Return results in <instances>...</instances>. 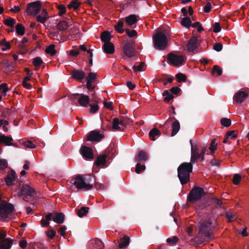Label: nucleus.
I'll return each instance as SVG.
<instances>
[{"label": "nucleus", "mask_w": 249, "mask_h": 249, "mask_svg": "<svg viewBox=\"0 0 249 249\" xmlns=\"http://www.w3.org/2000/svg\"><path fill=\"white\" fill-rule=\"evenodd\" d=\"M83 178L86 183V185L91 186V189L93 188V184L95 183V179L90 175H83Z\"/></svg>", "instance_id": "nucleus-25"}, {"label": "nucleus", "mask_w": 249, "mask_h": 249, "mask_svg": "<svg viewBox=\"0 0 249 249\" xmlns=\"http://www.w3.org/2000/svg\"><path fill=\"white\" fill-rule=\"evenodd\" d=\"M3 23L8 27L13 28L16 23V20L13 18L9 17L3 20Z\"/></svg>", "instance_id": "nucleus-40"}, {"label": "nucleus", "mask_w": 249, "mask_h": 249, "mask_svg": "<svg viewBox=\"0 0 249 249\" xmlns=\"http://www.w3.org/2000/svg\"><path fill=\"white\" fill-rule=\"evenodd\" d=\"M54 48L55 45L54 44H51L46 48L45 52L47 53L50 54L51 56H54L56 53V51Z\"/></svg>", "instance_id": "nucleus-39"}, {"label": "nucleus", "mask_w": 249, "mask_h": 249, "mask_svg": "<svg viewBox=\"0 0 249 249\" xmlns=\"http://www.w3.org/2000/svg\"><path fill=\"white\" fill-rule=\"evenodd\" d=\"M112 150L111 148H107L104 154L100 155L97 157L96 160L94 162V164L99 166H101L102 167H107V162H109L111 158L109 156V153Z\"/></svg>", "instance_id": "nucleus-7"}, {"label": "nucleus", "mask_w": 249, "mask_h": 249, "mask_svg": "<svg viewBox=\"0 0 249 249\" xmlns=\"http://www.w3.org/2000/svg\"><path fill=\"white\" fill-rule=\"evenodd\" d=\"M92 51L93 50L92 49H89L88 52H87V56L88 57V58L89 59V67H91L92 64H93V60H92V56H93V54H92Z\"/></svg>", "instance_id": "nucleus-49"}, {"label": "nucleus", "mask_w": 249, "mask_h": 249, "mask_svg": "<svg viewBox=\"0 0 249 249\" xmlns=\"http://www.w3.org/2000/svg\"><path fill=\"white\" fill-rule=\"evenodd\" d=\"M194 162H184L179 165L178 168V177L181 184L183 185L190 181V173L193 168Z\"/></svg>", "instance_id": "nucleus-1"}, {"label": "nucleus", "mask_w": 249, "mask_h": 249, "mask_svg": "<svg viewBox=\"0 0 249 249\" xmlns=\"http://www.w3.org/2000/svg\"><path fill=\"white\" fill-rule=\"evenodd\" d=\"M120 240L121 243L119 245V247L121 249L125 248L129 244L130 238L126 235H124Z\"/></svg>", "instance_id": "nucleus-31"}, {"label": "nucleus", "mask_w": 249, "mask_h": 249, "mask_svg": "<svg viewBox=\"0 0 249 249\" xmlns=\"http://www.w3.org/2000/svg\"><path fill=\"white\" fill-rule=\"evenodd\" d=\"M101 39L105 43L109 42L111 39V34L108 31H105L101 36Z\"/></svg>", "instance_id": "nucleus-34"}, {"label": "nucleus", "mask_w": 249, "mask_h": 249, "mask_svg": "<svg viewBox=\"0 0 249 249\" xmlns=\"http://www.w3.org/2000/svg\"><path fill=\"white\" fill-rule=\"evenodd\" d=\"M8 166L7 161L4 159H0V169L3 170Z\"/></svg>", "instance_id": "nucleus-60"}, {"label": "nucleus", "mask_w": 249, "mask_h": 249, "mask_svg": "<svg viewBox=\"0 0 249 249\" xmlns=\"http://www.w3.org/2000/svg\"><path fill=\"white\" fill-rule=\"evenodd\" d=\"M16 33L18 35L23 36L25 34V28L21 23H18L16 26Z\"/></svg>", "instance_id": "nucleus-37"}, {"label": "nucleus", "mask_w": 249, "mask_h": 249, "mask_svg": "<svg viewBox=\"0 0 249 249\" xmlns=\"http://www.w3.org/2000/svg\"><path fill=\"white\" fill-rule=\"evenodd\" d=\"M212 72H216L217 73V75L218 76H220L222 74V70L220 67H219L217 65H215L213 66V68Z\"/></svg>", "instance_id": "nucleus-56"}, {"label": "nucleus", "mask_w": 249, "mask_h": 249, "mask_svg": "<svg viewBox=\"0 0 249 249\" xmlns=\"http://www.w3.org/2000/svg\"><path fill=\"white\" fill-rule=\"evenodd\" d=\"M41 1L37 0L28 4L26 12L31 16H35L40 12L41 10Z\"/></svg>", "instance_id": "nucleus-9"}, {"label": "nucleus", "mask_w": 249, "mask_h": 249, "mask_svg": "<svg viewBox=\"0 0 249 249\" xmlns=\"http://www.w3.org/2000/svg\"><path fill=\"white\" fill-rule=\"evenodd\" d=\"M215 227L211 218L203 220L199 222L198 225V236H203L205 240H209L211 238V231Z\"/></svg>", "instance_id": "nucleus-2"}, {"label": "nucleus", "mask_w": 249, "mask_h": 249, "mask_svg": "<svg viewBox=\"0 0 249 249\" xmlns=\"http://www.w3.org/2000/svg\"><path fill=\"white\" fill-rule=\"evenodd\" d=\"M178 240V238L177 236H174L172 238H167L166 240L167 243L171 245H175Z\"/></svg>", "instance_id": "nucleus-55"}, {"label": "nucleus", "mask_w": 249, "mask_h": 249, "mask_svg": "<svg viewBox=\"0 0 249 249\" xmlns=\"http://www.w3.org/2000/svg\"><path fill=\"white\" fill-rule=\"evenodd\" d=\"M160 134L161 133L160 130L157 128H154L150 131L149 136L150 140L154 141L155 140V137L160 136Z\"/></svg>", "instance_id": "nucleus-32"}, {"label": "nucleus", "mask_w": 249, "mask_h": 249, "mask_svg": "<svg viewBox=\"0 0 249 249\" xmlns=\"http://www.w3.org/2000/svg\"><path fill=\"white\" fill-rule=\"evenodd\" d=\"M68 23L65 20L59 21L57 25V28L60 31H65L68 28Z\"/></svg>", "instance_id": "nucleus-38"}, {"label": "nucleus", "mask_w": 249, "mask_h": 249, "mask_svg": "<svg viewBox=\"0 0 249 249\" xmlns=\"http://www.w3.org/2000/svg\"><path fill=\"white\" fill-rule=\"evenodd\" d=\"M207 150L206 147H204L201 149L200 152L198 153L199 157H198V159H200L202 161L204 160V155Z\"/></svg>", "instance_id": "nucleus-58"}, {"label": "nucleus", "mask_w": 249, "mask_h": 249, "mask_svg": "<svg viewBox=\"0 0 249 249\" xmlns=\"http://www.w3.org/2000/svg\"><path fill=\"white\" fill-rule=\"evenodd\" d=\"M103 49L105 53L108 54H112L115 51L113 44L110 42L104 43Z\"/></svg>", "instance_id": "nucleus-24"}, {"label": "nucleus", "mask_w": 249, "mask_h": 249, "mask_svg": "<svg viewBox=\"0 0 249 249\" xmlns=\"http://www.w3.org/2000/svg\"><path fill=\"white\" fill-rule=\"evenodd\" d=\"M172 131L171 136H174L180 129V124L178 120H176L172 124Z\"/></svg>", "instance_id": "nucleus-30"}, {"label": "nucleus", "mask_w": 249, "mask_h": 249, "mask_svg": "<svg viewBox=\"0 0 249 249\" xmlns=\"http://www.w3.org/2000/svg\"><path fill=\"white\" fill-rule=\"evenodd\" d=\"M192 21L191 18L188 17H185L182 18L180 21L181 25L185 27L189 28L191 25Z\"/></svg>", "instance_id": "nucleus-35"}, {"label": "nucleus", "mask_w": 249, "mask_h": 249, "mask_svg": "<svg viewBox=\"0 0 249 249\" xmlns=\"http://www.w3.org/2000/svg\"><path fill=\"white\" fill-rule=\"evenodd\" d=\"M124 25V24L123 21H118L117 24L114 25L115 30L118 33L123 34L125 31V30L123 29Z\"/></svg>", "instance_id": "nucleus-36"}, {"label": "nucleus", "mask_w": 249, "mask_h": 249, "mask_svg": "<svg viewBox=\"0 0 249 249\" xmlns=\"http://www.w3.org/2000/svg\"><path fill=\"white\" fill-rule=\"evenodd\" d=\"M43 63V62L40 57H36L33 59V64L36 67L38 68Z\"/></svg>", "instance_id": "nucleus-46"}, {"label": "nucleus", "mask_w": 249, "mask_h": 249, "mask_svg": "<svg viewBox=\"0 0 249 249\" xmlns=\"http://www.w3.org/2000/svg\"><path fill=\"white\" fill-rule=\"evenodd\" d=\"M190 142L191 146L190 161L196 163L198 160V157H199L198 153H199L200 150L196 144L193 143L192 140H190Z\"/></svg>", "instance_id": "nucleus-14"}, {"label": "nucleus", "mask_w": 249, "mask_h": 249, "mask_svg": "<svg viewBox=\"0 0 249 249\" xmlns=\"http://www.w3.org/2000/svg\"><path fill=\"white\" fill-rule=\"evenodd\" d=\"M127 35L130 37H136L137 36V33L135 30H129L128 29H125L124 31Z\"/></svg>", "instance_id": "nucleus-52"}, {"label": "nucleus", "mask_w": 249, "mask_h": 249, "mask_svg": "<svg viewBox=\"0 0 249 249\" xmlns=\"http://www.w3.org/2000/svg\"><path fill=\"white\" fill-rule=\"evenodd\" d=\"M89 208L87 207H82L80 209L76 210V214L80 217H82L87 214Z\"/></svg>", "instance_id": "nucleus-33"}, {"label": "nucleus", "mask_w": 249, "mask_h": 249, "mask_svg": "<svg viewBox=\"0 0 249 249\" xmlns=\"http://www.w3.org/2000/svg\"><path fill=\"white\" fill-rule=\"evenodd\" d=\"M201 40L200 36H193L190 38L187 44V48L188 51L190 53H196V50L199 46V42Z\"/></svg>", "instance_id": "nucleus-10"}, {"label": "nucleus", "mask_w": 249, "mask_h": 249, "mask_svg": "<svg viewBox=\"0 0 249 249\" xmlns=\"http://www.w3.org/2000/svg\"><path fill=\"white\" fill-rule=\"evenodd\" d=\"M80 153L82 157L86 160H91L93 159L94 155L92 149L87 146H82L79 150Z\"/></svg>", "instance_id": "nucleus-16"}, {"label": "nucleus", "mask_w": 249, "mask_h": 249, "mask_svg": "<svg viewBox=\"0 0 249 249\" xmlns=\"http://www.w3.org/2000/svg\"><path fill=\"white\" fill-rule=\"evenodd\" d=\"M36 18L37 21L44 24L47 20L48 19L46 17H43L41 15H38L36 17Z\"/></svg>", "instance_id": "nucleus-61"}, {"label": "nucleus", "mask_w": 249, "mask_h": 249, "mask_svg": "<svg viewBox=\"0 0 249 249\" xmlns=\"http://www.w3.org/2000/svg\"><path fill=\"white\" fill-rule=\"evenodd\" d=\"M19 196L21 195H29L30 197H33L36 195L35 189L27 184L23 185L21 186L20 190L18 192Z\"/></svg>", "instance_id": "nucleus-15"}, {"label": "nucleus", "mask_w": 249, "mask_h": 249, "mask_svg": "<svg viewBox=\"0 0 249 249\" xmlns=\"http://www.w3.org/2000/svg\"><path fill=\"white\" fill-rule=\"evenodd\" d=\"M93 101L95 102L96 103L93 104H89V106L90 107L89 108V112L92 114L96 113L99 109V107L97 104V101L95 100H93Z\"/></svg>", "instance_id": "nucleus-45"}, {"label": "nucleus", "mask_w": 249, "mask_h": 249, "mask_svg": "<svg viewBox=\"0 0 249 249\" xmlns=\"http://www.w3.org/2000/svg\"><path fill=\"white\" fill-rule=\"evenodd\" d=\"M23 196V200L26 202H29L30 204H32L34 206L35 205V196L33 197H30L29 195H21Z\"/></svg>", "instance_id": "nucleus-48"}, {"label": "nucleus", "mask_w": 249, "mask_h": 249, "mask_svg": "<svg viewBox=\"0 0 249 249\" xmlns=\"http://www.w3.org/2000/svg\"><path fill=\"white\" fill-rule=\"evenodd\" d=\"M215 139H213L211 141L210 146L209 147V149L211 150V154H213L217 148V144L215 143Z\"/></svg>", "instance_id": "nucleus-50"}, {"label": "nucleus", "mask_w": 249, "mask_h": 249, "mask_svg": "<svg viewBox=\"0 0 249 249\" xmlns=\"http://www.w3.org/2000/svg\"><path fill=\"white\" fill-rule=\"evenodd\" d=\"M53 213H49L45 216V219H42L40 222L42 227H48L50 225V221L52 220Z\"/></svg>", "instance_id": "nucleus-28"}, {"label": "nucleus", "mask_w": 249, "mask_h": 249, "mask_svg": "<svg viewBox=\"0 0 249 249\" xmlns=\"http://www.w3.org/2000/svg\"><path fill=\"white\" fill-rule=\"evenodd\" d=\"M221 28L220 24L219 22H215V23L213 25V32L214 33H219L221 31Z\"/></svg>", "instance_id": "nucleus-62"}, {"label": "nucleus", "mask_w": 249, "mask_h": 249, "mask_svg": "<svg viewBox=\"0 0 249 249\" xmlns=\"http://www.w3.org/2000/svg\"><path fill=\"white\" fill-rule=\"evenodd\" d=\"M181 91V89L178 87H173L170 89L171 92L175 95L178 94Z\"/></svg>", "instance_id": "nucleus-64"}, {"label": "nucleus", "mask_w": 249, "mask_h": 249, "mask_svg": "<svg viewBox=\"0 0 249 249\" xmlns=\"http://www.w3.org/2000/svg\"><path fill=\"white\" fill-rule=\"evenodd\" d=\"M13 240L9 238H7L0 241V249H10L13 244Z\"/></svg>", "instance_id": "nucleus-21"}, {"label": "nucleus", "mask_w": 249, "mask_h": 249, "mask_svg": "<svg viewBox=\"0 0 249 249\" xmlns=\"http://www.w3.org/2000/svg\"><path fill=\"white\" fill-rule=\"evenodd\" d=\"M81 2L78 0H72L69 4L67 5L69 9H73L74 10L76 11L79 9Z\"/></svg>", "instance_id": "nucleus-29"}, {"label": "nucleus", "mask_w": 249, "mask_h": 249, "mask_svg": "<svg viewBox=\"0 0 249 249\" xmlns=\"http://www.w3.org/2000/svg\"><path fill=\"white\" fill-rule=\"evenodd\" d=\"M13 139L11 137L6 136L4 134L0 135V143H4L5 145H12Z\"/></svg>", "instance_id": "nucleus-26"}, {"label": "nucleus", "mask_w": 249, "mask_h": 249, "mask_svg": "<svg viewBox=\"0 0 249 249\" xmlns=\"http://www.w3.org/2000/svg\"><path fill=\"white\" fill-rule=\"evenodd\" d=\"M145 65V63L143 62H142L138 66H133V69L135 71H142V67Z\"/></svg>", "instance_id": "nucleus-59"}, {"label": "nucleus", "mask_w": 249, "mask_h": 249, "mask_svg": "<svg viewBox=\"0 0 249 249\" xmlns=\"http://www.w3.org/2000/svg\"><path fill=\"white\" fill-rule=\"evenodd\" d=\"M14 210L13 204L7 203L5 200L2 201L0 203V217L3 220L12 218Z\"/></svg>", "instance_id": "nucleus-3"}, {"label": "nucleus", "mask_w": 249, "mask_h": 249, "mask_svg": "<svg viewBox=\"0 0 249 249\" xmlns=\"http://www.w3.org/2000/svg\"><path fill=\"white\" fill-rule=\"evenodd\" d=\"M17 178V176L15 171L13 169L10 170L4 178L6 184L8 186L13 185Z\"/></svg>", "instance_id": "nucleus-18"}, {"label": "nucleus", "mask_w": 249, "mask_h": 249, "mask_svg": "<svg viewBox=\"0 0 249 249\" xmlns=\"http://www.w3.org/2000/svg\"><path fill=\"white\" fill-rule=\"evenodd\" d=\"M241 180V177L238 174H235L232 179V182L234 185H238Z\"/></svg>", "instance_id": "nucleus-54"}, {"label": "nucleus", "mask_w": 249, "mask_h": 249, "mask_svg": "<svg viewBox=\"0 0 249 249\" xmlns=\"http://www.w3.org/2000/svg\"><path fill=\"white\" fill-rule=\"evenodd\" d=\"M104 247V244L99 239L95 240L93 242L92 249H102Z\"/></svg>", "instance_id": "nucleus-41"}, {"label": "nucleus", "mask_w": 249, "mask_h": 249, "mask_svg": "<svg viewBox=\"0 0 249 249\" xmlns=\"http://www.w3.org/2000/svg\"><path fill=\"white\" fill-rule=\"evenodd\" d=\"M71 74L73 78L80 82H82L86 76L85 72L82 70H74Z\"/></svg>", "instance_id": "nucleus-19"}, {"label": "nucleus", "mask_w": 249, "mask_h": 249, "mask_svg": "<svg viewBox=\"0 0 249 249\" xmlns=\"http://www.w3.org/2000/svg\"><path fill=\"white\" fill-rule=\"evenodd\" d=\"M56 7L59 11V16H62L66 13L67 9L64 5L56 4Z\"/></svg>", "instance_id": "nucleus-42"}, {"label": "nucleus", "mask_w": 249, "mask_h": 249, "mask_svg": "<svg viewBox=\"0 0 249 249\" xmlns=\"http://www.w3.org/2000/svg\"><path fill=\"white\" fill-rule=\"evenodd\" d=\"M237 131L235 130H231L228 131L226 133L227 137H229L231 139H234L237 137Z\"/></svg>", "instance_id": "nucleus-57"}, {"label": "nucleus", "mask_w": 249, "mask_h": 249, "mask_svg": "<svg viewBox=\"0 0 249 249\" xmlns=\"http://www.w3.org/2000/svg\"><path fill=\"white\" fill-rule=\"evenodd\" d=\"M205 194V192L202 188L195 186L191 190L187 197V201L192 203L201 199Z\"/></svg>", "instance_id": "nucleus-6"}, {"label": "nucleus", "mask_w": 249, "mask_h": 249, "mask_svg": "<svg viewBox=\"0 0 249 249\" xmlns=\"http://www.w3.org/2000/svg\"><path fill=\"white\" fill-rule=\"evenodd\" d=\"M186 57L183 55H176L170 53L167 55V59L169 63L174 66L178 67L185 64Z\"/></svg>", "instance_id": "nucleus-8"}, {"label": "nucleus", "mask_w": 249, "mask_h": 249, "mask_svg": "<svg viewBox=\"0 0 249 249\" xmlns=\"http://www.w3.org/2000/svg\"><path fill=\"white\" fill-rule=\"evenodd\" d=\"M223 45L221 43H217L213 45V49L217 52L221 51Z\"/></svg>", "instance_id": "nucleus-63"}, {"label": "nucleus", "mask_w": 249, "mask_h": 249, "mask_svg": "<svg viewBox=\"0 0 249 249\" xmlns=\"http://www.w3.org/2000/svg\"><path fill=\"white\" fill-rule=\"evenodd\" d=\"M28 41H29L28 37H27L26 36L22 38V40L18 43V47L20 48L21 49L25 50L27 48V46L26 45V43L28 42Z\"/></svg>", "instance_id": "nucleus-44"}, {"label": "nucleus", "mask_w": 249, "mask_h": 249, "mask_svg": "<svg viewBox=\"0 0 249 249\" xmlns=\"http://www.w3.org/2000/svg\"><path fill=\"white\" fill-rule=\"evenodd\" d=\"M119 119L118 118H114L112 120V128L117 130H120V127Z\"/></svg>", "instance_id": "nucleus-47"}, {"label": "nucleus", "mask_w": 249, "mask_h": 249, "mask_svg": "<svg viewBox=\"0 0 249 249\" xmlns=\"http://www.w3.org/2000/svg\"><path fill=\"white\" fill-rule=\"evenodd\" d=\"M65 215L62 213H53L52 220L57 224H62L64 222Z\"/></svg>", "instance_id": "nucleus-22"}, {"label": "nucleus", "mask_w": 249, "mask_h": 249, "mask_svg": "<svg viewBox=\"0 0 249 249\" xmlns=\"http://www.w3.org/2000/svg\"><path fill=\"white\" fill-rule=\"evenodd\" d=\"M139 18V15L131 14L125 18V21L127 26L131 27L133 25L136 24Z\"/></svg>", "instance_id": "nucleus-20"}, {"label": "nucleus", "mask_w": 249, "mask_h": 249, "mask_svg": "<svg viewBox=\"0 0 249 249\" xmlns=\"http://www.w3.org/2000/svg\"><path fill=\"white\" fill-rule=\"evenodd\" d=\"M220 122L222 125L226 127H229L231 124V120L227 118H221Z\"/></svg>", "instance_id": "nucleus-43"}, {"label": "nucleus", "mask_w": 249, "mask_h": 249, "mask_svg": "<svg viewBox=\"0 0 249 249\" xmlns=\"http://www.w3.org/2000/svg\"><path fill=\"white\" fill-rule=\"evenodd\" d=\"M154 46L159 50H164L167 45V37L163 32L157 33L153 37Z\"/></svg>", "instance_id": "nucleus-4"}, {"label": "nucleus", "mask_w": 249, "mask_h": 249, "mask_svg": "<svg viewBox=\"0 0 249 249\" xmlns=\"http://www.w3.org/2000/svg\"><path fill=\"white\" fill-rule=\"evenodd\" d=\"M145 169L144 165H141L140 163H137L136 165L135 172L137 174H140L142 171Z\"/></svg>", "instance_id": "nucleus-53"}, {"label": "nucleus", "mask_w": 249, "mask_h": 249, "mask_svg": "<svg viewBox=\"0 0 249 249\" xmlns=\"http://www.w3.org/2000/svg\"><path fill=\"white\" fill-rule=\"evenodd\" d=\"M123 52L124 54L130 58L135 55L134 42L130 41L125 43L123 46Z\"/></svg>", "instance_id": "nucleus-12"}, {"label": "nucleus", "mask_w": 249, "mask_h": 249, "mask_svg": "<svg viewBox=\"0 0 249 249\" xmlns=\"http://www.w3.org/2000/svg\"><path fill=\"white\" fill-rule=\"evenodd\" d=\"M71 183L79 190L88 191L91 190V186L86 185V183L83 178V175L78 174L73 177Z\"/></svg>", "instance_id": "nucleus-5"}, {"label": "nucleus", "mask_w": 249, "mask_h": 249, "mask_svg": "<svg viewBox=\"0 0 249 249\" xmlns=\"http://www.w3.org/2000/svg\"><path fill=\"white\" fill-rule=\"evenodd\" d=\"M176 77L177 78L178 81V82H185L187 79L186 76L184 74L181 73H177L176 75Z\"/></svg>", "instance_id": "nucleus-51"}, {"label": "nucleus", "mask_w": 249, "mask_h": 249, "mask_svg": "<svg viewBox=\"0 0 249 249\" xmlns=\"http://www.w3.org/2000/svg\"><path fill=\"white\" fill-rule=\"evenodd\" d=\"M97 79V74L96 73L92 72H90L87 77H86L87 84L86 87L87 89L89 90L91 92H93L92 93V96L94 97L95 93V87L92 85V84L94 83Z\"/></svg>", "instance_id": "nucleus-11"}, {"label": "nucleus", "mask_w": 249, "mask_h": 249, "mask_svg": "<svg viewBox=\"0 0 249 249\" xmlns=\"http://www.w3.org/2000/svg\"><path fill=\"white\" fill-rule=\"evenodd\" d=\"M248 96L249 94L248 92L242 90H240L234 94L233 100L237 103H242Z\"/></svg>", "instance_id": "nucleus-17"}, {"label": "nucleus", "mask_w": 249, "mask_h": 249, "mask_svg": "<svg viewBox=\"0 0 249 249\" xmlns=\"http://www.w3.org/2000/svg\"><path fill=\"white\" fill-rule=\"evenodd\" d=\"M148 156L143 150L139 152L138 156L135 157V161L137 162L145 161L148 160Z\"/></svg>", "instance_id": "nucleus-27"}, {"label": "nucleus", "mask_w": 249, "mask_h": 249, "mask_svg": "<svg viewBox=\"0 0 249 249\" xmlns=\"http://www.w3.org/2000/svg\"><path fill=\"white\" fill-rule=\"evenodd\" d=\"M104 138V135L99 131L95 130L89 132L87 137V141L99 142Z\"/></svg>", "instance_id": "nucleus-13"}, {"label": "nucleus", "mask_w": 249, "mask_h": 249, "mask_svg": "<svg viewBox=\"0 0 249 249\" xmlns=\"http://www.w3.org/2000/svg\"><path fill=\"white\" fill-rule=\"evenodd\" d=\"M80 96L78 99V103L81 106L87 107L89 103V96L83 94H80Z\"/></svg>", "instance_id": "nucleus-23"}]
</instances>
